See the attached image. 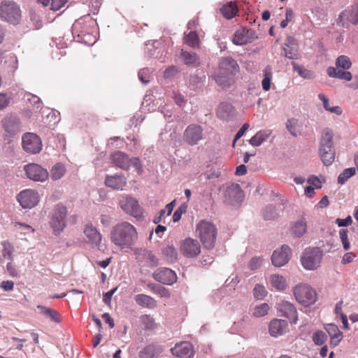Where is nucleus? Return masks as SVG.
<instances>
[{
    "label": "nucleus",
    "mask_w": 358,
    "mask_h": 358,
    "mask_svg": "<svg viewBox=\"0 0 358 358\" xmlns=\"http://www.w3.org/2000/svg\"><path fill=\"white\" fill-rule=\"evenodd\" d=\"M138 238L136 228L127 222L115 225L110 232L111 242L119 248H131Z\"/></svg>",
    "instance_id": "obj_1"
},
{
    "label": "nucleus",
    "mask_w": 358,
    "mask_h": 358,
    "mask_svg": "<svg viewBox=\"0 0 358 358\" xmlns=\"http://www.w3.org/2000/svg\"><path fill=\"white\" fill-rule=\"evenodd\" d=\"M334 132L329 128H324L322 131L320 141L319 154L325 166L331 165L335 159L334 145Z\"/></svg>",
    "instance_id": "obj_2"
},
{
    "label": "nucleus",
    "mask_w": 358,
    "mask_h": 358,
    "mask_svg": "<svg viewBox=\"0 0 358 358\" xmlns=\"http://www.w3.org/2000/svg\"><path fill=\"white\" fill-rule=\"evenodd\" d=\"M195 233L204 248L211 250L214 248L217 230L213 222L201 220L196 227Z\"/></svg>",
    "instance_id": "obj_3"
},
{
    "label": "nucleus",
    "mask_w": 358,
    "mask_h": 358,
    "mask_svg": "<svg viewBox=\"0 0 358 358\" xmlns=\"http://www.w3.org/2000/svg\"><path fill=\"white\" fill-rule=\"evenodd\" d=\"M0 17L10 24H18L21 19V10L19 6L13 1H1Z\"/></svg>",
    "instance_id": "obj_4"
},
{
    "label": "nucleus",
    "mask_w": 358,
    "mask_h": 358,
    "mask_svg": "<svg viewBox=\"0 0 358 358\" xmlns=\"http://www.w3.org/2000/svg\"><path fill=\"white\" fill-rule=\"evenodd\" d=\"M322 252L318 248H308L305 250L301 257V262L306 270H315L321 263Z\"/></svg>",
    "instance_id": "obj_5"
},
{
    "label": "nucleus",
    "mask_w": 358,
    "mask_h": 358,
    "mask_svg": "<svg viewBox=\"0 0 358 358\" xmlns=\"http://www.w3.org/2000/svg\"><path fill=\"white\" fill-rule=\"evenodd\" d=\"M293 292L296 300L305 306L315 303L317 300L315 291L306 284H300L295 286Z\"/></svg>",
    "instance_id": "obj_6"
},
{
    "label": "nucleus",
    "mask_w": 358,
    "mask_h": 358,
    "mask_svg": "<svg viewBox=\"0 0 358 358\" xmlns=\"http://www.w3.org/2000/svg\"><path fill=\"white\" fill-rule=\"evenodd\" d=\"M67 209L62 204H57L53 209L50 226L55 233H60L66 227Z\"/></svg>",
    "instance_id": "obj_7"
},
{
    "label": "nucleus",
    "mask_w": 358,
    "mask_h": 358,
    "mask_svg": "<svg viewBox=\"0 0 358 358\" xmlns=\"http://www.w3.org/2000/svg\"><path fill=\"white\" fill-rule=\"evenodd\" d=\"M119 205L124 212L134 217L140 218L143 215V208L140 206L138 201L131 196H122L120 199Z\"/></svg>",
    "instance_id": "obj_8"
},
{
    "label": "nucleus",
    "mask_w": 358,
    "mask_h": 358,
    "mask_svg": "<svg viewBox=\"0 0 358 358\" xmlns=\"http://www.w3.org/2000/svg\"><path fill=\"white\" fill-rule=\"evenodd\" d=\"M244 199V193L238 184L229 185L224 191V203L231 206H238Z\"/></svg>",
    "instance_id": "obj_9"
},
{
    "label": "nucleus",
    "mask_w": 358,
    "mask_h": 358,
    "mask_svg": "<svg viewBox=\"0 0 358 358\" xmlns=\"http://www.w3.org/2000/svg\"><path fill=\"white\" fill-rule=\"evenodd\" d=\"M22 144L24 151L29 154H37L42 150L41 138L34 133H26L22 137Z\"/></svg>",
    "instance_id": "obj_10"
},
{
    "label": "nucleus",
    "mask_w": 358,
    "mask_h": 358,
    "mask_svg": "<svg viewBox=\"0 0 358 358\" xmlns=\"http://www.w3.org/2000/svg\"><path fill=\"white\" fill-rule=\"evenodd\" d=\"M27 178L37 182H45L49 176L45 169L37 164H29L24 167Z\"/></svg>",
    "instance_id": "obj_11"
},
{
    "label": "nucleus",
    "mask_w": 358,
    "mask_h": 358,
    "mask_svg": "<svg viewBox=\"0 0 358 358\" xmlns=\"http://www.w3.org/2000/svg\"><path fill=\"white\" fill-rule=\"evenodd\" d=\"M275 308L280 317H285L291 322L296 324L297 322V312L294 306L287 301L281 300L276 303Z\"/></svg>",
    "instance_id": "obj_12"
},
{
    "label": "nucleus",
    "mask_w": 358,
    "mask_h": 358,
    "mask_svg": "<svg viewBox=\"0 0 358 358\" xmlns=\"http://www.w3.org/2000/svg\"><path fill=\"white\" fill-rule=\"evenodd\" d=\"M203 129L198 124L189 125L184 131V141L190 145H195L203 138Z\"/></svg>",
    "instance_id": "obj_13"
},
{
    "label": "nucleus",
    "mask_w": 358,
    "mask_h": 358,
    "mask_svg": "<svg viewBox=\"0 0 358 358\" xmlns=\"http://www.w3.org/2000/svg\"><path fill=\"white\" fill-rule=\"evenodd\" d=\"M180 251L186 257L193 258L200 254L201 245L197 240L187 238L181 242Z\"/></svg>",
    "instance_id": "obj_14"
},
{
    "label": "nucleus",
    "mask_w": 358,
    "mask_h": 358,
    "mask_svg": "<svg viewBox=\"0 0 358 358\" xmlns=\"http://www.w3.org/2000/svg\"><path fill=\"white\" fill-rule=\"evenodd\" d=\"M17 201L23 208H31L39 201L38 194L32 189H24L17 195Z\"/></svg>",
    "instance_id": "obj_15"
},
{
    "label": "nucleus",
    "mask_w": 358,
    "mask_h": 358,
    "mask_svg": "<svg viewBox=\"0 0 358 358\" xmlns=\"http://www.w3.org/2000/svg\"><path fill=\"white\" fill-rule=\"evenodd\" d=\"M154 279L165 285H172L177 280V275L173 271L168 268H159L152 274Z\"/></svg>",
    "instance_id": "obj_16"
},
{
    "label": "nucleus",
    "mask_w": 358,
    "mask_h": 358,
    "mask_svg": "<svg viewBox=\"0 0 358 358\" xmlns=\"http://www.w3.org/2000/svg\"><path fill=\"white\" fill-rule=\"evenodd\" d=\"M291 255V249L287 245H283L279 250L273 252L271 260L275 266L281 267L286 264Z\"/></svg>",
    "instance_id": "obj_17"
},
{
    "label": "nucleus",
    "mask_w": 358,
    "mask_h": 358,
    "mask_svg": "<svg viewBox=\"0 0 358 358\" xmlns=\"http://www.w3.org/2000/svg\"><path fill=\"white\" fill-rule=\"evenodd\" d=\"M256 38L255 31L242 28L235 32L232 41L235 45H242L252 42Z\"/></svg>",
    "instance_id": "obj_18"
},
{
    "label": "nucleus",
    "mask_w": 358,
    "mask_h": 358,
    "mask_svg": "<svg viewBox=\"0 0 358 358\" xmlns=\"http://www.w3.org/2000/svg\"><path fill=\"white\" fill-rule=\"evenodd\" d=\"M3 127L6 133L10 135H15L21 131V122L18 117L10 115L2 120Z\"/></svg>",
    "instance_id": "obj_19"
},
{
    "label": "nucleus",
    "mask_w": 358,
    "mask_h": 358,
    "mask_svg": "<svg viewBox=\"0 0 358 358\" xmlns=\"http://www.w3.org/2000/svg\"><path fill=\"white\" fill-rule=\"evenodd\" d=\"M239 66L235 59L231 57H224L220 62L219 71L222 73L234 75L238 71Z\"/></svg>",
    "instance_id": "obj_20"
},
{
    "label": "nucleus",
    "mask_w": 358,
    "mask_h": 358,
    "mask_svg": "<svg viewBox=\"0 0 358 358\" xmlns=\"http://www.w3.org/2000/svg\"><path fill=\"white\" fill-rule=\"evenodd\" d=\"M338 20L344 27L347 22H351L354 24H358V3L352 6L350 9H346L343 11L338 18Z\"/></svg>",
    "instance_id": "obj_21"
},
{
    "label": "nucleus",
    "mask_w": 358,
    "mask_h": 358,
    "mask_svg": "<svg viewBox=\"0 0 358 358\" xmlns=\"http://www.w3.org/2000/svg\"><path fill=\"white\" fill-rule=\"evenodd\" d=\"M171 352L178 358H191L194 354L192 345L188 342L176 344Z\"/></svg>",
    "instance_id": "obj_22"
},
{
    "label": "nucleus",
    "mask_w": 358,
    "mask_h": 358,
    "mask_svg": "<svg viewBox=\"0 0 358 358\" xmlns=\"http://www.w3.org/2000/svg\"><path fill=\"white\" fill-rule=\"evenodd\" d=\"M288 329L286 320L274 319L269 324V334L273 337H278L285 334Z\"/></svg>",
    "instance_id": "obj_23"
},
{
    "label": "nucleus",
    "mask_w": 358,
    "mask_h": 358,
    "mask_svg": "<svg viewBox=\"0 0 358 358\" xmlns=\"http://www.w3.org/2000/svg\"><path fill=\"white\" fill-rule=\"evenodd\" d=\"M307 222L305 218L301 217L293 222L290 224V234L295 238L302 237L307 231Z\"/></svg>",
    "instance_id": "obj_24"
},
{
    "label": "nucleus",
    "mask_w": 358,
    "mask_h": 358,
    "mask_svg": "<svg viewBox=\"0 0 358 358\" xmlns=\"http://www.w3.org/2000/svg\"><path fill=\"white\" fill-rule=\"evenodd\" d=\"M284 208L282 204L266 206L262 210V216L266 220L277 219L282 213Z\"/></svg>",
    "instance_id": "obj_25"
},
{
    "label": "nucleus",
    "mask_w": 358,
    "mask_h": 358,
    "mask_svg": "<svg viewBox=\"0 0 358 358\" xmlns=\"http://www.w3.org/2000/svg\"><path fill=\"white\" fill-rule=\"evenodd\" d=\"M105 184L113 189H122L126 185L127 180L123 175L107 176Z\"/></svg>",
    "instance_id": "obj_26"
},
{
    "label": "nucleus",
    "mask_w": 358,
    "mask_h": 358,
    "mask_svg": "<svg viewBox=\"0 0 358 358\" xmlns=\"http://www.w3.org/2000/svg\"><path fill=\"white\" fill-rule=\"evenodd\" d=\"M84 233L87 238L89 242L94 246H99L101 241V236L96 227L92 224H87Z\"/></svg>",
    "instance_id": "obj_27"
},
{
    "label": "nucleus",
    "mask_w": 358,
    "mask_h": 358,
    "mask_svg": "<svg viewBox=\"0 0 358 358\" xmlns=\"http://www.w3.org/2000/svg\"><path fill=\"white\" fill-rule=\"evenodd\" d=\"M37 308L40 314L48 320L49 322L57 324L61 322L60 315L55 310L41 305L37 306Z\"/></svg>",
    "instance_id": "obj_28"
},
{
    "label": "nucleus",
    "mask_w": 358,
    "mask_h": 358,
    "mask_svg": "<svg viewBox=\"0 0 358 358\" xmlns=\"http://www.w3.org/2000/svg\"><path fill=\"white\" fill-rule=\"evenodd\" d=\"M113 163L123 170H127L130 166L128 156L122 152L118 151L111 155Z\"/></svg>",
    "instance_id": "obj_29"
},
{
    "label": "nucleus",
    "mask_w": 358,
    "mask_h": 358,
    "mask_svg": "<svg viewBox=\"0 0 358 358\" xmlns=\"http://www.w3.org/2000/svg\"><path fill=\"white\" fill-rule=\"evenodd\" d=\"M325 329L331 338L330 343L336 346L343 338L342 332L339 330L338 327L334 324H327L325 326Z\"/></svg>",
    "instance_id": "obj_30"
},
{
    "label": "nucleus",
    "mask_w": 358,
    "mask_h": 358,
    "mask_svg": "<svg viewBox=\"0 0 358 358\" xmlns=\"http://www.w3.org/2000/svg\"><path fill=\"white\" fill-rule=\"evenodd\" d=\"M136 303L143 308H153L157 306V301L151 296L139 294L134 296Z\"/></svg>",
    "instance_id": "obj_31"
},
{
    "label": "nucleus",
    "mask_w": 358,
    "mask_h": 358,
    "mask_svg": "<svg viewBox=\"0 0 358 358\" xmlns=\"http://www.w3.org/2000/svg\"><path fill=\"white\" fill-rule=\"evenodd\" d=\"M162 352L160 346L150 344L145 346L139 353L141 358H153L158 356Z\"/></svg>",
    "instance_id": "obj_32"
},
{
    "label": "nucleus",
    "mask_w": 358,
    "mask_h": 358,
    "mask_svg": "<svg viewBox=\"0 0 358 358\" xmlns=\"http://www.w3.org/2000/svg\"><path fill=\"white\" fill-rule=\"evenodd\" d=\"M220 13L226 19L231 20L236 15L238 9L236 4L234 2L230 1L224 4L220 8Z\"/></svg>",
    "instance_id": "obj_33"
},
{
    "label": "nucleus",
    "mask_w": 358,
    "mask_h": 358,
    "mask_svg": "<svg viewBox=\"0 0 358 358\" xmlns=\"http://www.w3.org/2000/svg\"><path fill=\"white\" fill-rule=\"evenodd\" d=\"M271 131L261 130L255 134L250 140L249 143L254 147L260 146L271 136Z\"/></svg>",
    "instance_id": "obj_34"
},
{
    "label": "nucleus",
    "mask_w": 358,
    "mask_h": 358,
    "mask_svg": "<svg viewBox=\"0 0 358 358\" xmlns=\"http://www.w3.org/2000/svg\"><path fill=\"white\" fill-rule=\"evenodd\" d=\"M234 113V107L227 103H221L217 110V117L222 120H227Z\"/></svg>",
    "instance_id": "obj_35"
},
{
    "label": "nucleus",
    "mask_w": 358,
    "mask_h": 358,
    "mask_svg": "<svg viewBox=\"0 0 358 358\" xmlns=\"http://www.w3.org/2000/svg\"><path fill=\"white\" fill-rule=\"evenodd\" d=\"M180 57L185 64L187 66H197L200 64L199 57L193 52H187L182 50Z\"/></svg>",
    "instance_id": "obj_36"
},
{
    "label": "nucleus",
    "mask_w": 358,
    "mask_h": 358,
    "mask_svg": "<svg viewBox=\"0 0 358 358\" xmlns=\"http://www.w3.org/2000/svg\"><path fill=\"white\" fill-rule=\"evenodd\" d=\"M269 282L271 286L278 291H283L287 287L286 279L279 274L271 275Z\"/></svg>",
    "instance_id": "obj_37"
},
{
    "label": "nucleus",
    "mask_w": 358,
    "mask_h": 358,
    "mask_svg": "<svg viewBox=\"0 0 358 358\" xmlns=\"http://www.w3.org/2000/svg\"><path fill=\"white\" fill-rule=\"evenodd\" d=\"M292 66L294 71L297 72L299 76L304 79H313L315 78V74L313 71L304 68L302 66L297 64L296 62H292Z\"/></svg>",
    "instance_id": "obj_38"
},
{
    "label": "nucleus",
    "mask_w": 358,
    "mask_h": 358,
    "mask_svg": "<svg viewBox=\"0 0 358 358\" xmlns=\"http://www.w3.org/2000/svg\"><path fill=\"white\" fill-rule=\"evenodd\" d=\"M264 78L262 81V88L265 91H268L271 88V81L273 76L272 68L268 65L263 70Z\"/></svg>",
    "instance_id": "obj_39"
},
{
    "label": "nucleus",
    "mask_w": 358,
    "mask_h": 358,
    "mask_svg": "<svg viewBox=\"0 0 358 358\" xmlns=\"http://www.w3.org/2000/svg\"><path fill=\"white\" fill-rule=\"evenodd\" d=\"M232 75H228L227 73H222V72L219 71L215 76V82L220 86L223 87H229L232 83Z\"/></svg>",
    "instance_id": "obj_40"
},
{
    "label": "nucleus",
    "mask_w": 358,
    "mask_h": 358,
    "mask_svg": "<svg viewBox=\"0 0 358 358\" xmlns=\"http://www.w3.org/2000/svg\"><path fill=\"white\" fill-rule=\"evenodd\" d=\"M206 76L203 73L191 75L189 77V86L195 90L201 87L205 81Z\"/></svg>",
    "instance_id": "obj_41"
},
{
    "label": "nucleus",
    "mask_w": 358,
    "mask_h": 358,
    "mask_svg": "<svg viewBox=\"0 0 358 358\" xmlns=\"http://www.w3.org/2000/svg\"><path fill=\"white\" fill-rule=\"evenodd\" d=\"M65 172V166L61 163H57L50 170V177L53 180H57L64 176Z\"/></svg>",
    "instance_id": "obj_42"
},
{
    "label": "nucleus",
    "mask_w": 358,
    "mask_h": 358,
    "mask_svg": "<svg viewBox=\"0 0 358 358\" xmlns=\"http://www.w3.org/2000/svg\"><path fill=\"white\" fill-rule=\"evenodd\" d=\"M162 253L169 262L173 263L178 258V252L173 245H167L162 250Z\"/></svg>",
    "instance_id": "obj_43"
},
{
    "label": "nucleus",
    "mask_w": 358,
    "mask_h": 358,
    "mask_svg": "<svg viewBox=\"0 0 358 358\" xmlns=\"http://www.w3.org/2000/svg\"><path fill=\"white\" fill-rule=\"evenodd\" d=\"M285 57L290 59H297L299 57L298 48L295 46L282 45Z\"/></svg>",
    "instance_id": "obj_44"
},
{
    "label": "nucleus",
    "mask_w": 358,
    "mask_h": 358,
    "mask_svg": "<svg viewBox=\"0 0 358 358\" xmlns=\"http://www.w3.org/2000/svg\"><path fill=\"white\" fill-rule=\"evenodd\" d=\"M351 65L352 62L348 56L341 55L336 59V66L337 69L348 70L351 67Z\"/></svg>",
    "instance_id": "obj_45"
},
{
    "label": "nucleus",
    "mask_w": 358,
    "mask_h": 358,
    "mask_svg": "<svg viewBox=\"0 0 358 358\" xmlns=\"http://www.w3.org/2000/svg\"><path fill=\"white\" fill-rule=\"evenodd\" d=\"M185 43L189 46L195 48L199 46V37L196 31H190L185 38Z\"/></svg>",
    "instance_id": "obj_46"
},
{
    "label": "nucleus",
    "mask_w": 358,
    "mask_h": 358,
    "mask_svg": "<svg viewBox=\"0 0 358 358\" xmlns=\"http://www.w3.org/2000/svg\"><path fill=\"white\" fill-rule=\"evenodd\" d=\"M356 173V169L354 167L345 169L338 177V182L344 184L350 178Z\"/></svg>",
    "instance_id": "obj_47"
},
{
    "label": "nucleus",
    "mask_w": 358,
    "mask_h": 358,
    "mask_svg": "<svg viewBox=\"0 0 358 358\" xmlns=\"http://www.w3.org/2000/svg\"><path fill=\"white\" fill-rule=\"evenodd\" d=\"M141 321L146 330L155 329L157 327V324L152 317L149 315H143L141 317Z\"/></svg>",
    "instance_id": "obj_48"
},
{
    "label": "nucleus",
    "mask_w": 358,
    "mask_h": 358,
    "mask_svg": "<svg viewBox=\"0 0 358 358\" xmlns=\"http://www.w3.org/2000/svg\"><path fill=\"white\" fill-rule=\"evenodd\" d=\"M1 245L3 246L2 250V255L4 258H6L9 260H13V247L12 245L7 241H4L1 242Z\"/></svg>",
    "instance_id": "obj_49"
},
{
    "label": "nucleus",
    "mask_w": 358,
    "mask_h": 358,
    "mask_svg": "<svg viewBox=\"0 0 358 358\" xmlns=\"http://www.w3.org/2000/svg\"><path fill=\"white\" fill-rule=\"evenodd\" d=\"M268 310H269L268 304L266 303H264L259 306H257L254 308L252 315L255 317H263V316L267 315Z\"/></svg>",
    "instance_id": "obj_50"
},
{
    "label": "nucleus",
    "mask_w": 358,
    "mask_h": 358,
    "mask_svg": "<svg viewBox=\"0 0 358 358\" xmlns=\"http://www.w3.org/2000/svg\"><path fill=\"white\" fill-rule=\"evenodd\" d=\"M286 128L290 134L294 137L297 136L299 134L298 121L296 119L288 120L286 122Z\"/></svg>",
    "instance_id": "obj_51"
},
{
    "label": "nucleus",
    "mask_w": 358,
    "mask_h": 358,
    "mask_svg": "<svg viewBox=\"0 0 358 358\" xmlns=\"http://www.w3.org/2000/svg\"><path fill=\"white\" fill-rule=\"evenodd\" d=\"M253 294L256 299L261 300L266 296L267 291L264 285L257 284L253 289Z\"/></svg>",
    "instance_id": "obj_52"
},
{
    "label": "nucleus",
    "mask_w": 358,
    "mask_h": 358,
    "mask_svg": "<svg viewBox=\"0 0 358 358\" xmlns=\"http://www.w3.org/2000/svg\"><path fill=\"white\" fill-rule=\"evenodd\" d=\"M327 339V334L322 331H317L313 335V341L317 345H323Z\"/></svg>",
    "instance_id": "obj_53"
},
{
    "label": "nucleus",
    "mask_w": 358,
    "mask_h": 358,
    "mask_svg": "<svg viewBox=\"0 0 358 358\" xmlns=\"http://www.w3.org/2000/svg\"><path fill=\"white\" fill-rule=\"evenodd\" d=\"M138 77L142 83L148 84L151 78V71L148 68L141 69L138 73Z\"/></svg>",
    "instance_id": "obj_54"
},
{
    "label": "nucleus",
    "mask_w": 358,
    "mask_h": 358,
    "mask_svg": "<svg viewBox=\"0 0 358 358\" xmlns=\"http://www.w3.org/2000/svg\"><path fill=\"white\" fill-rule=\"evenodd\" d=\"M143 257L149 266H155L157 265L158 259L151 251L145 250L143 252Z\"/></svg>",
    "instance_id": "obj_55"
},
{
    "label": "nucleus",
    "mask_w": 358,
    "mask_h": 358,
    "mask_svg": "<svg viewBox=\"0 0 358 358\" xmlns=\"http://www.w3.org/2000/svg\"><path fill=\"white\" fill-rule=\"evenodd\" d=\"M348 230L345 229H342L339 231L340 239L345 250H348L350 248V242L348 238Z\"/></svg>",
    "instance_id": "obj_56"
},
{
    "label": "nucleus",
    "mask_w": 358,
    "mask_h": 358,
    "mask_svg": "<svg viewBox=\"0 0 358 358\" xmlns=\"http://www.w3.org/2000/svg\"><path fill=\"white\" fill-rule=\"evenodd\" d=\"M150 287L155 292L162 297H169L170 294L167 289L159 285H150Z\"/></svg>",
    "instance_id": "obj_57"
},
{
    "label": "nucleus",
    "mask_w": 358,
    "mask_h": 358,
    "mask_svg": "<svg viewBox=\"0 0 358 358\" xmlns=\"http://www.w3.org/2000/svg\"><path fill=\"white\" fill-rule=\"evenodd\" d=\"M344 71L343 70H337L336 68L330 66L327 69V74L329 77L331 78H337L342 79L343 78V73Z\"/></svg>",
    "instance_id": "obj_58"
},
{
    "label": "nucleus",
    "mask_w": 358,
    "mask_h": 358,
    "mask_svg": "<svg viewBox=\"0 0 358 358\" xmlns=\"http://www.w3.org/2000/svg\"><path fill=\"white\" fill-rule=\"evenodd\" d=\"M179 71L177 66H171L168 67L164 72V76L165 78H171L174 77Z\"/></svg>",
    "instance_id": "obj_59"
},
{
    "label": "nucleus",
    "mask_w": 358,
    "mask_h": 358,
    "mask_svg": "<svg viewBox=\"0 0 358 358\" xmlns=\"http://www.w3.org/2000/svg\"><path fill=\"white\" fill-rule=\"evenodd\" d=\"M187 206L185 205L180 206L173 213V221L176 222L179 221L181 218V216L183 213L186 212Z\"/></svg>",
    "instance_id": "obj_60"
},
{
    "label": "nucleus",
    "mask_w": 358,
    "mask_h": 358,
    "mask_svg": "<svg viewBox=\"0 0 358 358\" xmlns=\"http://www.w3.org/2000/svg\"><path fill=\"white\" fill-rule=\"evenodd\" d=\"M15 227L17 229H21L22 231H23L24 234L32 233L34 231V229H32L31 226H29L27 224H24V223L15 222Z\"/></svg>",
    "instance_id": "obj_61"
},
{
    "label": "nucleus",
    "mask_w": 358,
    "mask_h": 358,
    "mask_svg": "<svg viewBox=\"0 0 358 358\" xmlns=\"http://www.w3.org/2000/svg\"><path fill=\"white\" fill-rule=\"evenodd\" d=\"M10 103V98L6 94L0 93V110L6 108Z\"/></svg>",
    "instance_id": "obj_62"
},
{
    "label": "nucleus",
    "mask_w": 358,
    "mask_h": 358,
    "mask_svg": "<svg viewBox=\"0 0 358 358\" xmlns=\"http://www.w3.org/2000/svg\"><path fill=\"white\" fill-rule=\"evenodd\" d=\"M51 9L58 10L65 5L67 0H51Z\"/></svg>",
    "instance_id": "obj_63"
},
{
    "label": "nucleus",
    "mask_w": 358,
    "mask_h": 358,
    "mask_svg": "<svg viewBox=\"0 0 358 358\" xmlns=\"http://www.w3.org/2000/svg\"><path fill=\"white\" fill-rule=\"evenodd\" d=\"M262 259L260 257H253L249 264V267L252 270H255L258 268L262 264Z\"/></svg>",
    "instance_id": "obj_64"
}]
</instances>
